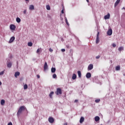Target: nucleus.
<instances>
[{
    "label": "nucleus",
    "mask_w": 125,
    "mask_h": 125,
    "mask_svg": "<svg viewBox=\"0 0 125 125\" xmlns=\"http://www.w3.org/2000/svg\"><path fill=\"white\" fill-rule=\"evenodd\" d=\"M66 24H67L68 26H69V22H68V21H66Z\"/></svg>",
    "instance_id": "nucleus-42"
},
{
    "label": "nucleus",
    "mask_w": 125,
    "mask_h": 125,
    "mask_svg": "<svg viewBox=\"0 0 125 125\" xmlns=\"http://www.w3.org/2000/svg\"><path fill=\"white\" fill-rule=\"evenodd\" d=\"M7 66L8 68H11V66H12V63H11V62H9L7 64Z\"/></svg>",
    "instance_id": "nucleus-20"
},
{
    "label": "nucleus",
    "mask_w": 125,
    "mask_h": 125,
    "mask_svg": "<svg viewBox=\"0 0 125 125\" xmlns=\"http://www.w3.org/2000/svg\"><path fill=\"white\" fill-rule=\"evenodd\" d=\"M123 9H125V7H123Z\"/></svg>",
    "instance_id": "nucleus-50"
},
{
    "label": "nucleus",
    "mask_w": 125,
    "mask_h": 125,
    "mask_svg": "<svg viewBox=\"0 0 125 125\" xmlns=\"http://www.w3.org/2000/svg\"><path fill=\"white\" fill-rule=\"evenodd\" d=\"M116 71H120L121 70V66H120L119 65L117 66L116 67Z\"/></svg>",
    "instance_id": "nucleus-22"
},
{
    "label": "nucleus",
    "mask_w": 125,
    "mask_h": 125,
    "mask_svg": "<svg viewBox=\"0 0 125 125\" xmlns=\"http://www.w3.org/2000/svg\"><path fill=\"white\" fill-rule=\"evenodd\" d=\"M119 51H122V50H124V47H120L118 49Z\"/></svg>",
    "instance_id": "nucleus-27"
},
{
    "label": "nucleus",
    "mask_w": 125,
    "mask_h": 125,
    "mask_svg": "<svg viewBox=\"0 0 125 125\" xmlns=\"http://www.w3.org/2000/svg\"><path fill=\"white\" fill-rule=\"evenodd\" d=\"M95 102H96V103H99V102H100V99L95 100Z\"/></svg>",
    "instance_id": "nucleus-30"
},
{
    "label": "nucleus",
    "mask_w": 125,
    "mask_h": 125,
    "mask_svg": "<svg viewBox=\"0 0 125 125\" xmlns=\"http://www.w3.org/2000/svg\"><path fill=\"white\" fill-rule=\"evenodd\" d=\"M63 125H68V123H64V124H63Z\"/></svg>",
    "instance_id": "nucleus-43"
},
{
    "label": "nucleus",
    "mask_w": 125,
    "mask_h": 125,
    "mask_svg": "<svg viewBox=\"0 0 125 125\" xmlns=\"http://www.w3.org/2000/svg\"><path fill=\"white\" fill-rule=\"evenodd\" d=\"M49 51H50V52H52L53 51V49H51V48H50L49 49Z\"/></svg>",
    "instance_id": "nucleus-33"
},
{
    "label": "nucleus",
    "mask_w": 125,
    "mask_h": 125,
    "mask_svg": "<svg viewBox=\"0 0 125 125\" xmlns=\"http://www.w3.org/2000/svg\"><path fill=\"white\" fill-rule=\"evenodd\" d=\"M26 0V1H28V0Z\"/></svg>",
    "instance_id": "nucleus-49"
},
{
    "label": "nucleus",
    "mask_w": 125,
    "mask_h": 125,
    "mask_svg": "<svg viewBox=\"0 0 125 125\" xmlns=\"http://www.w3.org/2000/svg\"><path fill=\"white\" fill-rule=\"evenodd\" d=\"M4 73V71H1V72H0V76H1V75H3Z\"/></svg>",
    "instance_id": "nucleus-34"
},
{
    "label": "nucleus",
    "mask_w": 125,
    "mask_h": 125,
    "mask_svg": "<svg viewBox=\"0 0 125 125\" xmlns=\"http://www.w3.org/2000/svg\"><path fill=\"white\" fill-rule=\"evenodd\" d=\"M104 18L105 20L107 19H110V13H108L104 17Z\"/></svg>",
    "instance_id": "nucleus-10"
},
{
    "label": "nucleus",
    "mask_w": 125,
    "mask_h": 125,
    "mask_svg": "<svg viewBox=\"0 0 125 125\" xmlns=\"http://www.w3.org/2000/svg\"><path fill=\"white\" fill-rule=\"evenodd\" d=\"M37 78L38 79H40V75H37Z\"/></svg>",
    "instance_id": "nucleus-40"
},
{
    "label": "nucleus",
    "mask_w": 125,
    "mask_h": 125,
    "mask_svg": "<svg viewBox=\"0 0 125 125\" xmlns=\"http://www.w3.org/2000/svg\"><path fill=\"white\" fill-rule=\"evenodd\" d=\"M16 21L18 23H20L21 22V19L19 18H17Z\"/></svg>",
    "instance_id": "nucleus-23"
},
{
    "label": "nucleus",
    "mask_w": 125,
    "mask_h": 125,
    "mask_svg": "<svg viewBox=\"0 0 125 125\" xmlns=\"http://www.w3.org/2000/svg\"><path fill=\"white\" fill-rule=\"evenodd\" d=\"M23 13H24V14H26V13H27V9H25V10H24L23 11Z\"/></svg>",
    "instance_id": "nucleus-35"
},
{
    "label": "nucleus",
    "mask_w": 125,
    "mask_h": 125,
    "mask_svg": "<svg viewBox=\"0 0 125 125\" xmlns=\"http://www.w3.org/2000/svg\"><path fill=\"white\" fill-rule=\"evenodd\" d=\"M123 75H124V76H125V73H124Z\"/></svg>",
    "instance_id": "nucleus-48"
},
{
    "label": "nucleus",
    "mask_w": 125,
    "mask_h": 125,
    "mask_svg": "<svg viewBox=\"0 0 125 125\" xmlns=\"http://www.w3.org/2000/svg\"><path fill=\"white\" fill-rule=\"evenodd\" d=\"M100 42L99 40V32H98L97 35V38L96 40V43H98Z\"/></svg>",
    "instance_id": "nucleus-6"
},
{
    "label": "nucleus",
    "mask_w": 125,
    "mask_h": 125,
    "mask_svg": "<svg viewBox=\"0 0 125 125\" xmlns=\"http://www.w3.org/2000/svg\"><path fill=\"white\" fill-rule=\"evenodd\" d=\"M53 79H56V78H57V75H56V74H54L53 75Z\"/></svg>",
    "instance_id": "nucleus-29"
},
{
    "label": "nucleus",
    "mask_w": 125,
    "mask_h": 125,
    "mask_svg": "<svg viewBox=\"0 0 125 125\" xmlns=\"http://www.w3.org/2000/svg\"><path fill=\"white\" fill-rule=\"evenodd\" d=\"M112 34H113V30H112V29H109L107 32V34L108 35V36H111Z\"/></svg>",
    "instance_id": "nucleus-4"
},
{
    "label": "nucleus",
    "mask_w": 125,
    "mask_h": 125,
    "mask_svg": "<svg viewBox=\"0 0 125 125\" xmlns=\"http://www.w3.org/2000/svg\"><path fill=\"white\" fill-rule=\"evenodd\" d=\"M66 47L67 48H70V45H66Z\"/></svg>",
    "instance_id": "nucleus-38"
},
{
    "label": "nucleus",
    "mask_w": 125,
    "mask_h": 125,
    "mask_svg": "<svg viewBox=\"0 0 125 125\" xmlns=\"http://www.w3.org/2000/svg\"><path fill=\"white\" fill-rule=\"evenodd\" d=\"M96 59H99V58H100V56L99 55V56H96Z\"/></svg>",
    "instance_id": "nucleus-37"
},
{
    "label": "nucleus",
    "mask_w": 125,
    "mask_h": 125,
    "mask_svg": "<svg viewBox=\"0 0 125 125\" xmlns=\"http://www.w3.org/2000/svg\"><path fill=\"white\" fill-rule=\"evenodd\" d=\"M77 73H78L79 78H82V72H81V71H78L77 72Z\"/></svg>",
    "instance_id": "nucleus-16"
},
{
    "label": "nucleus",
    "mask_w": 125,
    "mask_h": 125,
    "mask_svg": "<svg viewBox=\"0 0 125 125\" xmlns=\"http://www.w3.org/2000/svg\"><path fill=\"white\" fill-rule=\"evenodd\" d=\"M53 94H54V92L53 91L51 92V93L49 95V97L50 98H52V96L53 95Z\"/></svg>",
    "instance_id": "nucleus-21"
},
{
    "label": "nucleus",
    "mask_w": 125,
    "mask_h": 125,
    "mask_svg": "<svg viewBox=\"0 0 125 125\" xmlns=\"http://www.w3.org/2000/svg\"><path fill=\"white\" fill-rule=\"evenodd\" d=\"M72 80H76L77 79V75L76 74H73L72 77Z\"/></svg>",
    "instance_id": "nucleus-17"
},
{
    "label": "nucleus",
    "mask_w": 125,
    "mask_h": 125,
    "mask_svg": "<svg viewBox=\"0 0 125 125\" xmlns=\"http://www.w3.org/2000/svg\"><path fill=\"white\" fill-rule=\"evenodd\" d=\"M93 69V64H90L88 66V70L89 71L90 70H92Z\"/></svg>",
    "instance_id": "nucleus-7"
},
{
    "label": "nucleus",
    "mask_w": 125,
    "mask_h": 125,
    "mask_svg": "<svg viewBox=\"0 0 125 125\" xmlns=\"http://www.w3.org/2000/svg\"><path fill=\"white\" fill-rule=\"evenodd\" d=\"M17 76H20V72H16L15 74V78H17Z\"/></svg>",
    "instance_id": "nucleus-19"
},
{
    "label": "nucleus",
    "mask_w": 125,
    "mask_h": 125,
    "mask_svg": "<svg viewBox=\"0 0 125 125\" xmlns=\"http://www.w3.org/2000/svg\"><path fill=\"white\" fill-rule=\"evenodd\" d=\"M112 46L113 47H116L117 46V45L115 43H112Z\"/></svg>",
    "instance_id": "nucleus-31"
},
{
    "label": "nucleus",
    "mask_w": 125,
    "mask_h": 125,
    "mask_svg": "<svg viewBox=\"0 0 125 125\" xmlns=\"http://www.w3.org/2000/svg\"><path fill=\"white\" fill-rule=\"evenodd\" d=\"M25 109H26V107H25V106L24 105L20 106L17 112V116L19 117L21 113H22V111H24V110H25Z\"/></svg>",
    "instance_id": "nucleus-1"
},
{
    "label": "nucleus",
    "mask_w": 125,
    "mask_h": 125,
    "mask_svg": "<svg viewBox=\"0 0 125 125\" xmlns=\"http://www.w3.org/2000/svg\"><path fill=\"white\" fill-rule=\"evenodd\" d=\"M120 1H121V0H117L116 2L114 4V7H117V6H118V4L120 3Z\"/></svg>",
    "instance_id": "nucleus-9"
},
{
    "label": "nucleus",
    "mask_w": 125,
    "mask_h": 125,
    "mask_svg": "<svg viewBox=\"0 0 125 125\" xmlns=\"http://www.w3.org/2000/svg\"><path fill=\"white\" fill-rule=\"evenodd\" d=\"M48 121L50 123V124H53V123L54 122V119H53V118L52 117H49L48 118Z\"/></svg>",
    "instance_id": "nucleus-5"
},
{
    "label": "nucleus",
    "mask_w": 125,
    "mask_h": 125,
    "mask_svg": "<svg viewBox=\"0 0 125 125\" xmlns=\"http://www.w3.org/2000/svg\"><path fill=\"white\" fill-rule=\"evenodd\" d=\"M14 40H15V37H12L10 38V41L9 42V43H11L12 42H14Z\"/></svg>",
    "instance_id": "nucleus-8"
},
{
    "label": "nucleus",
    "mask_w": 125,
    "mask_h": 125,
    "mask_svg": "<svg viewBox=\"0 0 125 125\" xmlns=\"http://www.w3.org/2000/svg\"><path fill=\"white\" fill-rule=\"evenodd\" d=\"M2 84V83H1V82L0 81V85H1Z\"/></svg>",
    "instance_id": "nucleus-46"
},
{
    "label": "nucleus",
    "mask_w": 125,
    "mask_h": 125,
    "mask_svg": "<svg viewBox=\"0 0 125 125\" xmlns=\"http://www.w3.org/2000/svg\"><path fill=\"white\" fill-rule=\"evenodd\" d=\"M78 100H75L74 102H75V103H76V102H78Z\"/></svg>",
    "instance_id": "nucleus-45"
},
{
    "label": "nucleus",
    "mask_w": 125,
    "mask_h": 125,
    "mask_svg": "<svg viewBox=\"0 0 125 125\" xmlns=\"http://www.w3.org/2000/svg\"><path fill=\"white\" fill-rule=\"evenodd\" d=\"M41 52V49H38L37 50V53H40V52Z\"/></svg>",
    "instance_id": "nucleus-32"
},
{
    "label": "nucleus",
    "mask_w": 125,
    "mask_h": 125,
    "mask_svg": "<svg viewBox=\"0 0 125 125\" xmlns=\"http://www.w3.org/2000/svg\"><path fill=\"white\" fill-rule=\"evenodd\" d=\"M10 30H12V31H15L16 29V26L14 24H11L10 25Z\"/></svg>",
    "instance_id": "nucleus-3"
},
{
    "label": "nucleus",
    "mask_w": 125,
    "mask_h": 125,
    "mask_svg": "<svg viewBox=\"0 0 125 125\" xmlns=\"http://www.w3.org/2000/svg\"><path fill=\"white\" fill-rule=\"evenodd\" d=\"M46 8L47 10H50V6L48 5L46 6Z\"/></svg>",
    "instance_id": "nucleus-26"
},
{
    "label": "nucleus",
    "mask_w": 125,
    "mask_h": 125,
    "mask_svg": "<svg viewBox=\"0 0 125 125\" xmlns=\"http://www.w3.org/2000/svg\"><path fill=\"white\" fill-rule=\"evenodd\" d=\"M62 52H65V51H66V50H65V49H62Z\"/></svg>",
    "instance_id": "nucleus-36"
},
{
    "label": "nucleus",
    "mask_w": 125,
    "mask_h": 125,
    "mask_svg": "<svg viewBox=\"0 0 125 125\" xmlns=\"http://www.w3.org/2000/svg\"><path fill=\"white\" fill-rule=\"evenodd\" d=\"M30 10H34L35 9V7L33 5H30L29 6Z\"/></svg>",
    "instance_id": "nucleus-14"
},
{
    "label": "nucleus",
    "mask_w": 125,
    "mask_h": 125,
    "mask_svg": "<svg viewBox=\"0 0 125 125\" xmlns=\"http://www.w3.org/2000/svg\"><path fill=\"white\" fill-rule=\"evenodd\" d=\"M56 95H59L62 94V89L60 88H57V91L55 92Z\"/></svg>",
    "instance_id": "nucleus-2"
},
{
    "label": "nucleus",
    "mask_w": 125,
    "mask_h": 125,
    "mask_svg": "<svg viewBox=\"0 0 125 125\" xmlns=\"http://www.w3.org/2000/svg\"><path fill=\"white\" fill-rule=\"evenodd\" d=\"M4 103H5V101H4V100H1L0 101L1 105L3 106V105H4Z\"/></svg>",
    "instance_id": "nucleus-18"
},
{
    "label": "nucleus",
    "mask_w": 125,
    "mask_h": 125,
    "mask_svg": "<svg viewBox=\"0 0 125 125\" xmlns=\"http://www.w3.org/2000/svg\"><path fill=\"white\" fill-rule=\"evenodd\" d=\"M28 88V85H27V84H25L24 85V89H27Z\"/></svg>",
    "instance_id": "nucleus-28"
},
{
    "label": "nucleus",
    "mask_w": 125,
    "mask_h": 125,
    "mask_svg": "<svg viewBox=\"0 0 125 125\" xmlns=\"http://www.w3.org/2000/svg\"><path fill=\"white\" fill-rule=\"evenodd\" d=\"M86 77L87 79H89L90 78H91V73L88 72L87 73L86 75Z\"/></svg>",
    "instance_id": "nucleus-12"
},
{
    "label": "nucleus",
    "mask_w": 125,
    "mask_h": 125,
    "mask_svg": "<svg viewBox=\"0 0 125 125\" xmlns=\"http://www.w3.org/2000/svg\"><path fill=\"white\" fill-rule=\"evenodd\" d=\"M61 12L62 14H64V10H62Z\"/></svg>",
    "instance_id": "nucleus-41"
},
{
    "label": "nucleus",
    "mask_w": 125,
    "mask_h": 125,
    "mask_svg": "<svg viewBox=\"0 0 125 125\" xmlns=\"http://www.w3.org/2000/svg\"><path fill=\"white\" fill-rule=\"evenodd\" d=\"M65 22H68V20H67L66 18H65Z\"/></svg>",
    "instance_id": "nucleus-44"
},
{
    "label": "nucleus",
    "mask_w": 125,
    "mask_h": 125,
    "mask_svg": "<svg viewBox=\"0 0 125 125\" xmlns=\"http://www.w3.org/2000/svg\"><path fill=\"white\" fill-rule=\"evenodd\" d=\"M86 1H87L88 2L89 0H86Z\"/></svg>",
    "instance_id": "nucleus-47"
},
{
    "label": "nucleus",
    "mask_w": 125,
    "mask_h": 125,
    "mask_svg": "<svg viewBox=\"0 0 125 125\" xmlns=\"http://www.w3.org/2000/svg\"><path fill=\"white\" fill-rule=\"evenodd\" d=\"M27 45L28 46H33V43H32V42H29L27 43Z\"/></svg>",
    "instance_id": "nucleus-25"
},
{
    "label": "nucleus",
    "mask_w": 125,
    "mask_h": 125,
    "mask_svg": "<svg viewBox=\"0 0 125 125\" xmlns=\"http://www.w3.org/2000/svg\"><path fill=\"white\" fill-rule=\"evenodd\" d=\"M8 125H12V123L9 122V123L8 124Z\"/></svg>",
    "instance_id": "nucleus-39"
},
{
    "label": "nucleus",
    "mask_w": 125,
    "mask_h": 125,
    "mask_svg": "<svg viewBox=\"0 0 125 125\" xmlns=\"http://www.w3.org/2000/svg\"><path fill=\"white\" fill-rule=\"evenodd\" d=\"M84 121V118L82 117L80 118V124H83V123Z\"/></svg>",
    "instance_id": "nucleus-13"
},
{
    "label": "nucleus",
    "mask_w": 125,
    "mask_h": 125,
    "mask_svg": "<svg viewBox=\"0 0 125 125\" xmlns=\"http://www.w3.org/2000/svg\"><path fill=\"white\" fill-rule=\"evenodd\" d=\"M101 125H102V124H101Z\"/></svg>",
    "instance_id": "nucleus-51"
},
{
    "label": "nucleus",
    "mask_w": 125,
    "mask_h": 125,
    "mask_svg": "<svg viewBox=\"0 0 125 125\" xmlns=\"http://www.w3.org/2000/svg\"><path fill=\"white\" fill-rule=\"evenodd\" d=\"M55 71H56V69L55 68L52 67L51 68V72L52 73H55Z\"/></svg>",
    "instance_id": "nucleus-24"
},
{
    "label": "nucleus",
    "mask_w": 125,
    "mask_h": 125,
    "mask_svg": "<svg viewBox=\"0 0 125 125\" xmlns=\"http://www.w3.org/2000/svg\"><path fill=\"white\" fill-rule=\"evenodd\" d=\"M100 117H99V116H96L95 117V122H98L99 121H100Z\"/></svg>",
    "instance_id": "nucleus-15"
},
{
    "label": "nucleus",
    "mask_w": 125,
    "mask_h": 125,
    "mask_svg": "<svg viewBox=\"0 0 125 125\" xmlns=\"http://www.w3.org/2000/svg\"><path fill=\"white\" fill-rule=\"evenodd\" d=\"M43 68L44 71H45V70H46L48 68V65H47V62H45Z\"/></svg>",
    "instance_id": "nucleus-11"
}]
</instances>
